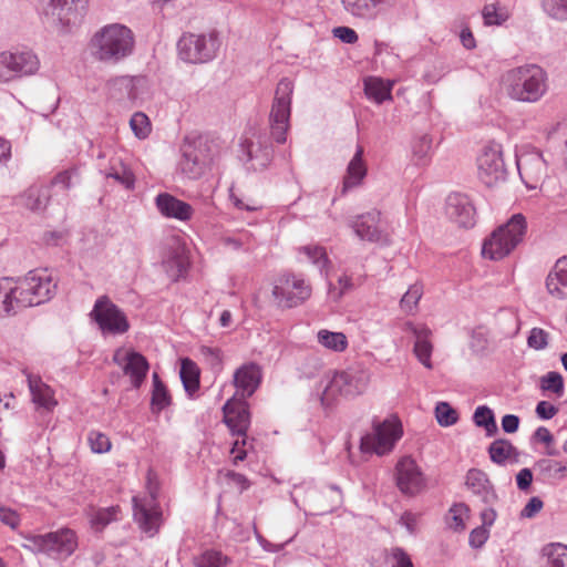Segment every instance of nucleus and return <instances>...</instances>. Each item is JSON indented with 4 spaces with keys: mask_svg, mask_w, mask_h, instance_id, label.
Wrapping results in <instances>:
<instances>
[{
    "mask_svg": "<svg viewBox=\"0 0 567 567\" xmlns=\"http://www.w3.org/2000/svg\"><path fill=\"white\" fill-rule=\"evenodd\" d=\"M501 86L511 100L536 103L547 93L548 75L540 65L526 63L505 71Z\"/></svg>",
    "mask_w": 567,
    "mask_h": 567,
    "instance_id": "nucleus-1",
    "label": "nucleus"
},
{
    "mask_svg": "<svg viewBox=\"0 0 567 567\" xmlns=\"http://www.w3.org/2000/svg\"><path fill=\"white\" fill-rule=\"evenodd\" d=\"M134 44V34L128 27L111 23L93 35L91 50L97 61L116 64L133 53Z\"/></svg>",
    "mask_w": 567,
    "mask_h": 567,
    "instance_id": "nucleus-2",
    "label": "nucleus"
},
{
    "mask_svg": "<svg viewBox=\"0 0 567 567\" xmlns=\"http://www.w3.org/2000/svg\"><path fill=\"white\" fill-rule=\"evenodd\" d=\"M527 221L523 214H514L507 223L495 229L483 243L482 255L499 260L509 255L524 239Z\"/></svg>",
    "mask_w": 567,
    "mask_h": 567,
    "instance_id": "nucleus-3",
    "label": "nucleus"
},
{
    "mask_svg": "<svg viewBox=\"0 0 567 567\" xmlns=\"http://www.w3.org/2000/svg\"><path fill=\"white\" fill-rule=\"evenodd\" d=\"M370 382L368 370L353 367L342 371H334L327 377V383L321 393V403L330 405L338 396L354 398L362 394Z\"/></svg>",
    "mask_w": 567,
    "mask_h": 567,
    "instance_id": "nucleus-4",
    "label": "nucleus"
},
{
    "mask_svg": "<svg viewBox=\"0 0 567 567\" xmlns=\"http://www.w3.org/2000/svg\"><path fill=\"white\" fill-rule=\"evenodd\" d=\"M403 435L401 421L391 415L383 421H374L371 431L361 437V451L378 456L390 454Z\"/></svg>",
    "mask_w": 567,
    "mask_h": 567,
    "instance_id": "nucleus-5",
    "label": "nucleus"
},
{
    "mask_svg": "<svg viewBox=\"0 0 567 567\" xmlns=\"http://www.w3.org/2000/svg\"><path fill=\"white\" fill-rule=\"evenodd\" d=\"M293 83L288 78H282L275 90V96L269 113V127L271 137L279 144L287 141L290 127L291 102Z\"/></svg>",
    "mask_w": 567,
    "mask_h": 567,
    "instance_id": "nucleus-6",
    "label": "nucleus"
},
{
    "mask_svg": "<svg viewBox=\"0 0 567 567\" xmlns=\"http://www.w3.org/2000/svg\"><path fill=\"white\" fill-rule=\"evenodd\" d=\"M311 292L310 284L293 272H281L272 282L271 296L279 308L299 307L310 298Z\"/></svg>",
    "mask_w": 567,
    "mask_h": 567,
    "instance_id": "nucleus-7",
    "label": "nucleus"
},
{
    "mask_svg": "<svg viewBox=\"0 0 567 567\" xmlns=\"http://www.w3.org/2000/svg\"><path fill=\"white\" fill-rule=\"evenodd\" d=\"M147 493L133 497V516L138 527L150 536H154L162 525V509L157 502L158 487L153 481L152 471L147 474Z\"/></svg>",
    "mask_w": 567,
    "mask_h": 567,
    "instance_id": "nucleus-8",
    "label": "nucleus"
},
{
    "mask_svg": "<svg viewBox=\"0 0 567 567\" xmlns=\"http://www.w3.org/2000/svg\"><path fill=\"white\" fill-rule=\"evenodd\" d=\"M178 58L189 64H202L212 61L219 48L218 38L215 33L196 34L185 32L178 39L177 44Z\"/></svg>",
    "mask_w": 567,
    "mask_h": 567,
    "instance_id": "nucleus-9",
    "label": "nucleus"
},
{
    "mask_svg": "<svg viewBox=\"0 0 567 567\" xmlns=\"http://www.w3.org/2000/svg\"><path fill=\"white\" fill-rule=\"evenodd\" d=\"M16 281L20 302L24 308L42 305L51 300L56 292V282L47 270L29 271L27 276Z\"/></svg>",
    "mask_w": 567,
    "mask_h": 567,
    "instance_id": "nucleus-10",
    "label": "nucleus"
},
{
    "mask_svg": "<svg viewBox=\"0 0 567 567\" xmlns=\"http://www.w3.org/2000/svg\"><path fill=\"white\" fill-rule=\"evenodd\" d=\"M27 548L34 553H43L55 558H68L78 547V538L74 530L61 528L43 535H32L27 538Z\"/></svg>",
    "mask_w": 567,
    "mask_h": 567,
    "instance_id": "nucleus-11",
    "label": "nucleus"
},
{
    "mask_svg": "<svg viewBox=\"0 0 567 567\" xmlns=\"http://www.w3.org/2000/svg\"><path fill=\"white\" fill-rule=\"evenodd\" d=\"M90 315L104 334H123L130 329L125 313L107 296L95 300Z\"/></svg>",
    "mask_w": 567,
    "mask_h": 567,
    "instance_id": "nucleus-12",
    "label": "nucleus"
},
{
    "mask_svg": "<svg viewBox=\"0 0 567 567\" xmlns=\"http://www.w3.org/2000/svg\"><path fill=\"white\" fill-rule=\"evenodd\" d=\"M478 178L486 186H495L506 179L503 152L499 144L492 143L483 147L477 157Z\"/></svg>",
    "mask_w": 567,
    "mask_h": 567,
    "instance_id": "nucleus-13",
    "label": "nucleus"
},
{
    "mask_svg": "<svg viewBox=\"0 0 567 567\" xmlns=\"http://www.w3.org/2000/svg\"><path fill=\"white\" fill-rule=\"evenodd\" d=\"M39 68V58L32 51H6L0 53V82L32 75Z\"/></svg>",
    "mask_w": 567,
    "mask_h": 567,
    "instance_id": "nucleus-14",
    "label": "nucleus"
},
{
    "mask_svg": "<svg viewBox=\"0 0 567 567\" xmlns=\"http://www.w3.org/2000/svg\"><path fill=\"white\" fill-rule=\"evenodd\" d=\"M516 165L523 183L530 189L537 188L547 175V163L543 154L535 148L517 154Z\"/></svg>",
    "mask_w": 567,
    "mask_h": 567,
    "instance_id": "nucleus-15",
    "label": "nucleus"
},
{
    "mask_svg": "<svg viewBox=\"0 0 567 567\" xmlns=\"http://www.w3.org/2000/svg\"><path fill=\"white\" fill-rule=\"evenodd\" d=\"M209 163L208 147L202 141L185 142L182 146L179 171L188 178H198Z\"/></svg>",
    "mask_w": 567,
    "mask_h": 567,
    "instance_id": "nucleus-16",
    "label": "nucleus"
},
{
    "mask_svg": "<svg viewBox=\"0 0 567 567\" xmlns=\"http://www.w3.org/2000/svg\"><path fill=\"white\" fill-rule=\"evenodd\" d=\"M396 486L405 495H415L425 486V477L416 461L410 456H402L395 465Z\"/></svg>",
    "mask_w": 567,
    "mask_h": 567,
    "instance_id": "nucleus-17",
    "label": "nucleus"
},
{
    "mask_svg": "<svg viewBox=\"0 0 567 567\" xmlns=\"http://www.w3.org/2000/svg\"><path fill=\"white\" fill-rule=\"evenodd\" d=\"M113 360L123 370L124 374L130 377L132 385L138 389L144 382L150 368L146 358L135 351L118 349L115 351Z\"/></svg>",
    "mask_w": 567,
    "mask_h": 567,
    "instance_id": "nucleus-18",
    "label": "nucleus"
},
{
    "mask_svg": "<svg viewBox=\"0 0 567 567\" xmlns=\"http://www.w3.org/2000/svg\"><path fill=\"white\" fill-rule=\"evenodd\" d=\"M394 2L395 0H340L348 16L364 23L375 21Z\"/></svg>",
    "mask_w": 567,
    "mask_h": 567,
    "instance_id": "nucleus-19",
    "label": "nucleus"
},
{
    "mask_svg": "<svg viewBox=\"0 0 567 567\" xmlns=\"http://www.w3.org/2000/svg\"><path fill=\"white\" fill-rule=\"evenodd\" d=\"M445 213L449 219L460 227L471 228L475 225L476 209L465 194H450L446 198Z\"/></svg>",
    "mask_w": 567,
    "mask_h": 567,
    "instance_id": "nucleus-20",
    "label": "nucleus"
},
{
    "mask_svg": "<svg viewBox=\"0 0 567 567\" xmlns=\"http://www.w3.org/2000/svg\"><path fill=\"white\" fill-rule=\"evenodd\" d=\"M86 2L87 0H48L43 12L53 22L69 25L82 16Z\"/></svg>",
    "mask_w": 567,
    "mask_h": 567,
    "instance_id": "nucleus-21",
    "label": "nucleus"
},
{
    "mask_svg": "<svg viewBox=\"0 0 567 567\" xmlns=\"http://www.w3.org/2000/svg\"><path fill=\"white\" fill-rule=\"evenodd\" d=\"M350 227L362 240L372 243L386 241V235L384 234L381 213L379 210L374 209L357 216L350 221Z\"/></svg>",
    "mask_w": 567,
    "mask_h": 567,
    "instance_id": "nucleus-22",
    "label": "nucleus"
},
{
    "mask_svg": "<svg viewBox=\"0 0 567 567\" xmlns=\"http://www.w3.org/2000/svg\"><path fill=\"white\" fill-rule=\"evenodd\" d=\"M224 422L234 435L246 436L250 425V413L246 401L228 400L224 406Z\"/></svg>",
    "mask_w": 567,
    "mask_h": 567,
    "instance_id": "nucleus-23",
    "label": "nucleus"
},
{
    "mask_svg": "<svg viewBox=\"0 0 567 567\" xmlns=\"http://www.w3.org/2000/svg\"><path fill=\"white\" fill-rule=\"evenodd\" d=\"M155 206L162 216L188 221L193 218L194 208L186 202L178 199L169 193H161L155 197Z\"/></svg>",
    "mask_w": 567,
    "mask_h": 567,
    "instance_id": "nucleus-24",
    "label": "nucleus"
},
{
    "mask_svg": "<svg viewBox=\"0 0 567 567\" xmlns=\"http://www.w3.org/2000/svg\"><path fill=\"white\" fill-rule=\"evenodd\" d=\"M405 331L414 336L413 352L417 360L427 369H432V352L433 344L431 342L432 331L424 324H414L408 322L405 324Z\"/></svg>",
    "mask_w": 567,
    "mask_h": 567,
    "instance_id": "nucleus-25",
    "label": "nucleus"
},
{
    "mask_svg": "<svg viewBox=\"0 0 567 567\" xmlns=\"http://www.w3.org/2000/svg\"><path fill=\"white\" fill-rule=\"evenodd\" d=\"M465 485L473 494L487 505H493L497 501V494L491 484L487 475L477 468H471L466 473Z\"/></svg>",
    "mask_w": 567,
    "mask_h": 567,
    "instance_id": "nucleus-26",
    "label": "nucleus"
},
{
    "mask_svg": "<svg viewBox=\"0 0 567 567\" xmlns=\"http://www.w3.org/2000/svg\"><path fill=\"white\" fill-rule=\"evenodd\" d=\"M260 380L261 372L255 363L244 364L234 373V384L237 393L243 398L251 396L259 386Z\"/></svg>",
    "mask_w": 567,
    "mask_h": 567,
    "instance_id": "nucleus-27",
    "label": "nucleus"
},
{
    "mask_svg": "<svg viewBox=\"0 0 567 567\" xmlns=\"http://www.w3.org/2000/svg\"><path fill=\"white\" fill-rule=\"evenodd\" d=\"M24 306L20 302V293L17 281L12 278L0 279V317L16 315Z\"/></svg>",
    "mask_w": 567,
    "mask_h": 567,
    "instance_id": "nucleus-28",
    "label": "nucleus"
},
{
    "mask_svg": "<svg viewBox=\"0 0 567 567\" xmlns=\"http://www.w3.org/2000/svg\"><path fill=\"white\" fill-rule=\"evenodd\" d=\"M546 288L553 298L567 299V256L559 258L548 272Z\"/></svg>",
    "mask_w": 567,
    "mask_h": 567,
    "instance_id": "nucleus-29",
    "label": "nucleus"
},
{
    "mask_svg": "<svg viewBox=\"0 0 567 567\" xmlns=\"http://www.w3.org/2000/svg\"><path fill=\"white\" fill-rule=\"evenodd\" d=\"M363 147L357 145L354 155L350 159L342 182V193L360 186L367 176L368 167L363 161Z\"/></svg>",
    "mask_w": 567,
    "mask_h": 567,
    "instance_id": "nucleus-30",
    "label": "nucleus"
},
{
    "mask_svg": "<svg viewBox=\"0 0 567 567\" xmlns=\"http://www.w3.org/2000/svg\"><path fill=\"white\" fill-rule=\"evenodd\" d=\"M394 80H383L377 76H368L364 79V93L367 97L377 104L392 100V89Z\"/></svg>",
    "mask_w": 567,
    "mask_h": 567,
    "instance_id": "nucleus-31",
    "label": "nucleus"
},
{
    "mask_svg": "<svg viewBox=\"0 0 567 567\" xmlns=\"http://www.w3.org/2000/svg\"><path fill=\"white\" fill-rule=\"evenodd\" d=\"M27 378L33 403L47 410H52L58 403L52 389L43 383L38 375L28 374Z\"/></svg>",
    "mask_w": 567,
    "mask_h": 567,
    "instance_id": "nucleus-32",
    "label": "nucleus"
},
{
    "mask_svg": "<svg viewBox=\"0 0 567 567\" xmlns=\"http://www.w3.org/2000/svg\"><path fill=\"white\" fill-rule=\"evenodd\" d=\"M163 268L172 281L184 277L189 266L188 259L181 248L169 250L162 261Z\"/></svg>",
    "mask_w": 567,
    "mask_h": 567,
    "instance_id": "nucleus-33",
    "label": "nucleus"
},
{
    "mask_svg": "<svg viewBox=\"0 0 567 567\" xmlns=\"http://www.w3.org/2000/svg\"><path fill=\"white\" fill-rule=\"evenodd\" d=\"M373 60L388 72L396 70L401 64L400 55L395 53L390 43L380 40H374Z\"/></svg>",
    "mask_w": 567,
    "mask_h": 567,
    "instance_id": "nucleus-34",
    "label": "nucleus"
},
{
    "mask_svg": "<svg viewBox=\"0 0 567 567\" xmlns=\"http://www.w3.org/2000/svg\"><path fill=\"white\" fill-rule=\"evenodd\" d=\"M488 455L493 463L505 465L508 461L516 462L518 452L508 440L498 439L488 446Z\"/></svg>",
    "mask_w": 567,
    "mask_h": 567,
    "instance_id": "nucleus-35",
    "label": "nucleus"
},
{
    "mask_svg": "<svg viewBox=\"0 0 567 567\" xmlns=\"http://www.w3.org/2000/svg\"><path fill=\"white\" fill-rule=\"evenodd\" d=\"M106 178H113L116 183L126 189H133L135 185V176L130 167L122 162L121 158H112L110 167L105 171Z\"/></svg>",
    "mask_w": 567,
    "mask_h": 567,
    "instance_id": "nucleus-36",
    "label": "nucleus"
},
{
    "mask_svg": "<svg viewBox=\"0 0 567 567\" xmlns=\"http://www.w3.org/2000/svg\"><path fill=\"white\" fill-rule=\"evenodd\" d=\"M317 342L324 349L332 352H343L347 350L349 342L343 332L320 329L317 332Z\"/></svg>",
    "mask_w": 567,
    "mask_h": 567,
    "instance_id": "nucleus-37",
    "label": "nucleus"
},
{
    "mask_svg": "<svg viewBox=\"0 0 567 567\" xmlns=\"http://www.w3.org/2000/svg\"><path fill=\"white\" fill-rule=\"evenodd\" d=\"M107 89L113 97L118 100H134L136 97V90L134 78L118 76L107 82Z\"/></svg>",
    "mask_w": 567,
    "mask_h": 567,
    "instance_id": "nucleus-38",
    "label": "nucleus"
},
{
    "mask_svg": "<svg viewBox=\"0 0 567 567\" xmlns=\"http://www.w3.org/2000/svg\"><path fill=\"white\" fill-rule=\"evenodd\" d=\"M152 381L151 410L153 413L158 414L171 404L172 398L156 372L153 373Z\"/></svg>",
    "mask_w": 567,
    "mask_h": 567,
    "instance_id": "nucleus-39",
    "label": "nucleus"
},
{
    "mask_svg": "<svg viewBox=\"0 0 567 567\" xmlns=\"http://www.w3.org/2000/svg\"><path fill=\"white\" fill-rule=\"evenodd\" d=\"M179 377L187 394L193 395L199 389V369L190 359L182 360Z\"/></svg>",
    "mask_w": 567,
    "mask_h": 567,
    "instance_id": "nucleus-40",
    "label": "nucleus"
},
{
    "mask_svg": "<svg viewBox=\"0 0 567 567\" xmlns=\"http://www.w3.org/2000/svg\"><path fill=\"white\" fill-rule=\"evenodd\" d=\"M25 207L32 212L43 210L50 199V186L33 185L25 192Z\"/></svg>",
    "mask_w": 567,
    "mask_h": 567,
    "instance_id": "nucleus-41",
    "label": "nucleus"
},
{
    "mask_svg": "<svg viewBox=\"0 0 567 567\" xmlns=\"http://www.w3.org/2000/svg\"><path fill=\"white\" fill-rule=\"evenodd\" d=\"M543 13L558 23H567V0H540Z\"/></svg>",
    "mask_w": 567,
    "mask_h": 567,
    "instance_id": "nucleus-42",
    "label": "nucleus"
},
{
    "mask_svg": "<svg viewBox=\"0 0 567 567\" xmlns=\"http://www.w3.org/2000/svg\"><path fill=\"white\" fill-rule=\"evenodd\" d=\"M546 557L545 567H567V546L563 544H549L543 548Z\"/></svg>",
    "mask_w": 567,
    "mask_h": 567,
    "instance_id": "nucleus-43",
    "label": "nucleus"
},
{
    "mask_svg": "<svg viewBox=\"0 0 567 567\" xmlns=\"http://www.w3.org/2000/svg\"><path fill=\"white\" fill-rule=\"evenodd\" d=\"M413 159L416 164H425L432 152V138L427 134L415 136L411 144Z\"/></svg>",
    "mask_w": 567,
    "mask_h": 567,
    "instance_id": "nucleus-44",
    "label": "nucleus"
},
{
    "mask_svg": "<svg viewBox=\"0 0 567 567\" xmlns=\"http://www.w3.org/2000/svg\"><path fill=\"white\" fill-rule=\"evenodd\" d=\"M473 421L476 426L485 429L487 436H493L497 432V425L495 422L494 413L486 405H481L476 408L473 415Z\"/></svg>",
    "mask_w": 567,
    "mask_h": 567,
    "instance_id": "nucleus-45",
    "label": "nucleus"
},
{
    "mask_svg": "<svg viewBox=\"0 0 567 567\" xmlns=\"http://www.w3.org/2000/svg\"><path fill=\"white\" fill-rule=\"evenodd\" d=\"M422 296H423L422 284L415 282V284L411 285L400 300L401 310L408 315L414 313Z\"/></svg>",
    "mask_w": 567,
    "mask_h": 567,
    "instance_id": "nucleus-46",
    "label": "nucleus"
},
{
    "mask_svg": "<svg viewBox=\"0 0 567 567\" xmlns=\"http://www.w3.org/2000/svg\"><path fill=\"white\" fill-rule=\"evenodd\" d=\"M536 467L548 477L563 480L567 477V463L550 458H542L537 461Z\"/></svg>",
    "mask_w": 567,
    "mask_h": 567,
    "instance_id": "nucleus-47",
    "label": "nucleus"
},
{
    "mask_svg": "<svg viewBox=\"0 0 567 567\" xmlns=\"http://www.w3.org/2000/svg\"><path fill=\"white\" fill-rule=\"evenodd\" d=\"M229 559L219 550L208 549L194 558L196 567H226Z\"/></svg>",
    "mask_w": 567,
    "mask_h": 567,
    "instance_id": "nucleus-48",
    "label": "nucleus"
},
{
    "mask_svg": "<svg viewBox=\"0 0 567 567\" xmlns=\"http://www.w3.org/2000/svg\"><path fill=\"white\" fill-rule=\"evenodd\" d=\"M120 506L99 508L91 516V524L96 529H103L110 523L120 518Z\"/></svg>",
    "mask_w": 567,
    "mask_h": 567,
    "instance_id": "nucleus-49",
    "label": "nucleus"
},
{
    "mask_svg": "<svg viewBox=\"0 0 567 567\" xmlns=\"http://www.w3.org/2000/svg\"><path fill=\"white\" fill-rule=\"evenodd\" d=\"M299 252L307 256L308 260L315 265L322 274L329 262L326 249L319 245H307L299 248Z\"/></svg>",
    "mask_w": 567,
    "mask_h": 567,
    "instance_id": "nucleus-50",
    "label": "nucleus"
},
{
    "mask_svg": "<svg viewBox=\"0 0 567 567\" xmlns=\"http://www.w3.org/2000/svg\"><path fill=\"white\" fill-rule=\"evenodd\" d=\"M435 416L437 423L441 426H451L458 420L456 410L453 409L447 402H439L436 404Z\"/></svg>",
    "mask_w": 567,
    "mask_h": 567,
    "instance_id": "nucleus-51",
    "label": "nucleus"
},
{
    "mask_svg": "<svg viewBox=\"0 0 567 567\" xmlns=\"http://www.w3.org/2000/svg\"><path fill=\"white\" fill-rule=\"evenodd\" d=\"M540 389L543 391H550L557 396L564 393V380L560 373L550 371L540 379Z\"/></svg>",
    "mask_w": 567,
    "mask_h": 567,
    "instance_id": "nucleus-52",
    "label": "nucleus"
},
{
    "mask_svg": "<svg viewBox=\"0 0 567 567\" xmlns=\"http://www.w3.org/2000/svg\"><path fill=\"white\" fill-rule=\"evenodd\" d=\"M130 126L137 138H146L151 133V122L148 117L142 113L136 112L130 120Z\"/></svg>",
    "mask_w": 567,
    "mask_h": 567,
    "instance_id": "nucleus-53",
    "label": "nucleus"
},
{
    "mask_svg": "<svg viewBox=\"0 0 567 567\" xmlns=\"http://www.w3.org/2000/svg\"><path fill=\"white\" fill-rule=\"evenodd\" d=\"M322 361L318 355L309 354L299 364V372L307 379L315 378L322 369Z\"/></svg>",
    "mask_w": 567,
    "mask_h": 567,
    "instance_id": "nucleus-54",
    "label": "nucleus"
},
{
    "mask_svg": "<svg viewBox=\"0 0 567 567\" xmlns=\"http://www.w3.org/2000/svg\"><path fill=\"white\" fill-rule=\"evenodd\" d=\"M87 442L93 453L102 454L111 450V441L109 436L99 431H91L87 435Z\"/></svg>",
    "mask_w": 567,
    "mask_h": 567,
    "instance_id": "nucleus-55",
    "label": "nucleus"
},
{
    "mask_svg": "<svg viewBox=\"0 0 567 567\" xmlns=\"http://www.w3.org/2000/svg\"><path fill=\"white\" fill-rule=\"evenodd\" d=\"M467 514V507L464 504L454 505L450 509V517L447 520L449 527L458 532L465 528V516Z\"/></svg>",
    "mask_w": 567,
    "mask_h": 567,
    "instance_id": "nucleus-56",
    "label": "nucleus"
},
{
    "mask_svg": "<svg viewBox=\"0 0 567 567\" xmlns=\"http://www.w3.org/2000/svg\"><path fill=\"white\" fill-rule=\"evenodd\" d=\"M482 17L486 25H501L507 20V13L499 11L494 4H486L483 8Z\"/></svg>",
    "mask_w": 567,
    "mask_h": 567,
    "instance_id": "nucleus-57",
    "label": "nucleus"
},
{
    "mask_svg": "<svg viewBox=\"0 0 567 567\" xmlns=\"http://www.w3.org/2000/svg\"><path fill=\"white\" fill-rule=\"evenodd\" d=\"M247 159L254 162V169H261L267 167L270 163V151L266 148L261 155L255 154V145L252 143L247 144Z\"/></svg>",
    "mask_w": 567,
    "mask_h": 567,
    "instance_id": "nucleus-58",
    "label": "nucleus"
},
{
    "mask_svg": "<svg viewBox=\"0 0 567 567\" xmlns=\"http://www.w3.org/2000/svg\"><path fill=\"white\" fill-rule=\"evenodd\" d=\"M76 175L74 169H68L58 173L51 181L50 187H56L62 192H68L73 186V177Z\"/></svg>",
    "mask_w": 567,
    "mask_h": 567,
    "instance_id": "nucleus-59",
    "label": "nucleus"
},
{
    "mask_svg": "<svg viewBox=\"0 0 567 567\" xmlns=\"http://www.w3.org/2000/svg\"><path fill=\"white\" fill-rule=\"evenodd\" d=\"M548 334L540 328H533L529 332L527 343L530 348L542 350L547 346Z\"/></svg>",
    "mask_w": 567,
    "mask_h": 567,
    "instance_id": "nucleus-60",
    "label": "nucleus"
},
{
    "mask_svg": "<svg viewBox=\"0 0 567 567\" xmlns=\"http://www.w3.org/2000/svg\"><path fill=\"white\" fill-rule=\"evenodd\" d=\"M0 522L12 529L19 527L21 519L20 515L12 508L7 506H0Z\"/></svg>",
    "mask_w": 567,
    "mask_h": 567,
    "instance_id": "nucleus-61",
    "label": "nucleus"
},
{
    "mask_svg": "<svg viewBox=\"0 0 567 567\" xmlns=\"http://www.w3.org/2000/svg\"><path fill=\"white\" fill-rule=\"evenodd\" d=\"M332 33L336 38H338L341 42L347 44H354L359 40V35L354 29L350 27H337L332 30Z\"/></svg>",
    "mask_w": 567,
    "mask_h": 567,
    "instance_id": "nucleus-62",
    "label": "nucleus"
},
{
    "mask_svg": "<svg viewBox=\"0 0 567 567\" xmlns=\"http://www.w3.org/2000/svg\"><path fill=\"white\" fill-rule=\"evenodd\" d=\"M199 352L212 368L220 367L221 351L218 348L202 346Z\"/></svg>",
    "mask_w": 567,
    "mask_h": 567,
    "instance_id": "nucleus-63",
    "label": "nucleus"
},
{
    "mask_svg": "<svg viewBox=\"0 0 567 567\" xmlns=\"http://www.w3.org/2000/svg\"><path fill=\"white\" fill-rule=\"evenodd\" d=\"M488 539V530L485 527H476L474 528L468 538V543L473 548L482 547Z\"/></svg>",
    "mask_w": 567,
    "mask_h": 567,
    "instance_id": "nucleus-64",
    "label": "nucleus"
}]
</instances>
